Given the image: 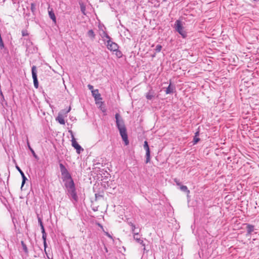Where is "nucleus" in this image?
Listing matches in <instances>:
<instances>
[{"mask_svg": "<svg viewBox=\"0 0 259 259\" xmlns=\"http://www.w3.org/2000/svg\"><path fill=\"white\" fill-rule=\"evenodd\" d=\"M59 166L62 177V178L63 181L65 182V186L67 190L68 194L70 196L74 202H77L78 196L76 192L75 185L71 175L62 163H60Z\"/></svg>", "mask_w": 259, "mask_h": 259, "instance_id": "nucleus-1", "label": "nucleus"}, {"mask_svg": "<svg viewBox=\"0 0 259 259\" xmlns=\"http://www.w3.org/2000/svg\"><path fill=\"white\" fill-rule=\"evenodd\" d=\"M116 119V126L119 131L120 135L124 142L126 145L128 144L126 129L124 125L123 120L118 113H116L115 116Z\"/></svg>", "mask_w": 259, "mask_h": 259, "instance_id": "nucleus-2", "label": "nucleus"}, {"mask_svg": "<svg viewBox=\"0 0 259 259\" xmlns=\"http://www.w3.org/2000/svg\"><path fill=\"white\" fill-rule=\"evenodd\" d=\"M103 34L102 37H105L107 39L106 46L108 49L112 52L117 51L118 49L117 44L111 41L110 36L105 31H103Z\"/></svg>", "mask_w": 259, "mask_h": 259, "instance_id": "nucleus-3", "label": "nucleus"}, {"mask_svg": "<svg viewBox=\"0 0 259 259\" xmlns=\"http://www.w3.org/2000/svg\"><path fill=\"white\" fill-rule=\"evenodd\" d=\"M174 28L183 38H186L187 37V32L185 31L184 27L183 26L182 21L177 20L175 23Z\"/></svg>", "mask_w": 259, "mask_h": 259, "instance_id": "nucleus-4", "label": "nucleus"}, {"mask_svg": "<svg viewBox=\"0 0 259 259\" xmlns=\"http://www.w3.org/2000/svg\"><path fill=\"white\" fill-rule=\"evenodd\" d=\"M69 132L70 133L71 136V142L72 147H73L76 149V152L78 154H80L81 151H83V149L76 142L72 131L70 130L69 131Z\"/></svg>", "mask_w": 259, "mask_h": 259, "instance_id": "nucleus-5", "label": "nucleus"}, {"mask_svg": "<svg viewBox=\"0 0 259 259\" xmlns=\"http://www.w3.org/2000/svg\"><path fill=\"white\" fill-rule=\"evenodd\" d=\"M32 75L33 79L34 86L35 88L38 87V82L37 78V70L35 66H33L31 68Z\"/></svg>", "mask_w": 259, "mask_h": 259, "instance_id": "nucleus-6", "label": "nucleus"}, {"mask_svg": "<svg viewBox=\"0 0 259 259\" xmlns=\"http://www.w3.org/2000/svg\"><path fill=\"white\" fill-rule=\"evenodd\" d=\"M144 148L146 150V163H148L150 160V152L147 141H145L144 144Z\"/></svg>", "mask_w": 259, "mask_h": 259, "instance_id": "nucleus-7", "label": "nucleus"}, {"mask_svg": "<svg viewBox=\"0 0 259 259\" xmlns=\"http://www.w3.org/2000/svg\"><path fill=\"white\" fill-rule=\"evenodd\" d=\"M134 239L139 243L141 244L143 246H144L143 250H145V244L143 242V240L141 239L139 232L137 233H134V234L133 235Z\"/></svg>", "mask_w": 259, "mask_h": 259, "instance_id": "nucleus-8", "label": "nucleus"}, {"mask_svg": "<svg viewBox=\"0 0 259 259\" xmlns=\"http://www.w3.org/2000/svg\"><path fill=\"white\" fill-rule=\"evenodd\" d=\"M41 233H42V238L43 241H44V247H45V253L47 254V251H46V248L47 247V241H46V240H47V234L46 233L45 230V228H44V226H42V228H41Z\"/></svg>", "mask_w": 259, "mask_h": 259, "instance_id": "nucleus-9", "label": "nucleus"}, {"mask_svg": "<svg viewBox=\"0 0 259 259\" xmlns=\"http://www.w3.org/2000/svg\"><path fill=\"white\" fill-rule=\"evenodd\" d=\"M92 94L96 102L99 101L102 99L101 96V94L99 93L98 89H96L95 91H92Z\"/></svg>", "mask_w": 259, "mask_h": 259, "instance_id": "nucleus-10", "label": "nucleus"}, {"mask_svg": "<svg viewBox=\"0 0 259 259\" xmlns=\"http://www.w3.org/2000/svg\"><path fill=\"white\" fill-rule=\"evenodd\" d=\"M175 90V85H172L171 83H170L168 85V87L166 88L165 90V93L166 94H170L174 93V91Z\"/></svg>", "mask_w": 259, "mask_h": 259, "instance_id": "nucleus-11", "label": "nucleus"}, {"mask_svg": "<svg viewBox=\"0 0 259 259\" xmlns=\"http://www.w3.org/2000/svg\"><path fill=\"white\" fill-rule=\"evenodd\" d=\"M155 96V93L152 90H150L146 93V97L148 100H152Z\"/></svg>", "mask_w": 259, "mask_h": 259, "instance_id": "nucleus-12", "label": "nucleus"}, {"mask_svg": "<svg viewBox=\"0 0 259 259\" xmlns=\"http://www.w3.org/2000/svg\"><path fill=\"white\" fill-rule=\"evenodd\" d=\"M87 35L92 40H94L95 38V34L92 29L89 30L87 32Z\"/></svg>", "mask_w": 259, "mask_h": 259, "instance_id": "nucleus-13", "label": "nucleus"}, {"mask_svg": "<svg viewBox=\"0 0 259 259\" xmlns=\"http://www.w3.org/2000/svg\"><path fill=\"white\" fill-rule=\"evenodd\" d=\"M56 120L61 124H65V120L63 116L59 113L58 117L56 118Z\"/></svg>", "mask_w": 259, "mask_h": 259, "instance_id": "nucleus-14", "label": "nucleus"}, {"mask_svg": "<svg viewBox=\"0 0 259 259\" xmlns=\"http://www.w3.org/2000/svg\"><path fill=\"white\" fill-rule=\"evenodd\" d=\"M49 15L50 18L53 20V21L54 23H56V16L55 15L54 13L52 11V10H51L50 11L49 10Z\"/></svg>", "mask_w": 259, "mask_h": 259, "instance_id": "nucleus-15", "label": "nucleus"}, {"mask_svg": "<svg viewBox=\"0 0 259 259\" xmlns=\"http://www.w3.org/2000/svg\"><path fill=\"white\" fill-rule=\"evenodd\" d=\"M246 229L247 234H250L254 231V226L250 224H247Z\"/></svg>", "mask_w": 259, "mask_h": 259, "instance_id": "nucleus-16", "label": "nucleus"}, {"mask_svg": "<svg viewBox=\"0 0 259 259\" xmlns=\"http://www.w3.org/2000/svg\"><path fill=\"white\" fill-rule=\"evenodd\" d=\"M21 245L22 246L24 251L25 253H27L28 252V250L26 245L25 244V243L23 241H21Z\"/></svg>", "mask_w": 259, "mask_h": 259, "instance_id": "nucleus-17", "label": "nucleus"}, {"mask_svg": "<svg viewBox=\"0 0 259 259\" xmlns=\"http://www.w3.org/2000/svg\"><path fill=\"white\" fill-rule=\"evenodd\" d=\"M198 134H199V132H196L195 133V136L193 139L194 144H196L200 140L199 138L197 137V136H198Z\"/></svg>", "mask_w": 259, "mask_h": 259, "instance_id": "nucleus-18", "label": "nucleus"}, {"mask_svg": "<svg viewBox=\"0 0 259 259\" xmlns=\"http://www.w3.org/2000/svg\"><path fill=\"white\" fill-rule=\"evenodd\" d=\"M36 5L34 3L31 4V10L33 13H34L36 11Z\"/></svg>", "mask_w": 259, "mask_h": 259, "instance_id": "nucleus-19", "label": "nucleus"}, {"mask_svg": "<svg viewBox=\"0 0 259 259\" xmlns=\"http://www.w3.org/2000/svg\"><path fill=\"white\" fill-rule=\"evenodd\" d=\"M180 189L182 191L186 192L187 193H189V192H190L189 190L188 189L187 186H181Z\"/></svg>", "mask_w": 259, "mask_h": 259, "instance_id": "nucleus-20", "label": "nucleus"}, {"mask_svg": "<svg viewBox=\"0 0 259 259\" xmlns=\"http://www.w3.org/2000/svg\"><path fill=\"white\" fill-rule=\"evenodd\" d=\"M115 52V55H116V56L118 57V58H120L122 56V53L120 51H119L118 50H117V51H114Z\"/></svg>", "mask_w": 259, "mask_h": 259, "instance_id": "nucleus-21", "label": "nucleus"}, {"mask_svg": "<svg viewBox=\"0 0 259 259\" xmlns=\"http://www.w3.org/2000/svg\"><path fill=\"white\" fill-rule=\"evenodd\" d=\"M21 176L22 177V182L21 187H22L23 186V185H24L25 181L27 180V178L25 177L24 174H23Z\"/></svg>", "mask_w": 259, "mask_h": 259, "instance_id": "nucleus-22", "label": "nucleus"}, {"mask_svg": "<svg viewBox=\"0 0 259 259\" xmlns=\"http://www.w3.org/2000/svg\"><path fill=\"white\" fill-rule=\"evenodd\" d=\"M161 49H162V47L161 45H158L156 46V48H155V51L157 52H159L161 51Z\"/></svg>", "mask_w": 259, "mask_h": 259, "instance_id": "nucleus-23", "label": "nucleus"}, {"mask_svg": "<svg viewBox=\"0 0 259 259\" xmlns=\"http://www.w3.org/2000/svg\"><path fill=\"white\" fill-rule=\"evenodd\" d=\"M80 9H81V11L82 12V13L84 14L85 11V7L83 4L80 5Z\"/></svg>", "mask_w": 259, "mask_h": 259, "instance_id": "nucleus-24", "label": "nucleus"}, {"mask_svg": "<svg viewBox=\"0 0 259 259\" xmlns=\"http://www.w3.org/2000/svg\"><path fill=\"white\" fill-rule=\"evenodd\" d=\"M70 110H71V107H70V106H69V108H68V109L67 110H62L61 111V112H62V113H64V114H67L68 112H69Z\"/></svg>", "mask_w": 259, "mask_h": 259, "instance_id": "nucleus-25", "label": "nucleus"}, {"mask_svg": "<svg viewBox=\"0 0 259 259\" xmlns=\"http://www.w3.org/2000/svg\"><path fill=\"white\" fill-rule=\"evenodd\" d=\"M28 144H29V143H28ZM28 147H29V149H30V150L31 151V152H32V154H33V156H34V157L36 158V157H37L36 155L35 154V152H34V150H33L31 148V147L30 146V145H28Z\"/></svg>", "mask_w": 259, "mask_h": 259, "instance_id": "nucleus-26", "label": "nucleus"}, {"mask_svg": "<svg viewBox=\"0 0 259 259\" xmlns=\"http://www.w3.org/2000/svg\"><path fill=\"white\" fill-rule=\"evenodd\" d=\"M22 36H27L28 35V33L27 30H23L22 31Z\"/></svg>", "mask_w": 259, "mask_h": 259, "instance_id": "nucleus-27", "label": "nucleus"}, {"mask_svg": "<svg viewBox=\"0 0 259 259\" xmlns=\"http://www.w3.org/2000/svg\"><path fill=\"white\" fill-rule=\"evenodd\" d=\"M131 229H132V232L133 234V235L134 234V233L135 232V230H136V226L135 225H131Z\"/></svg>", "mask_w": 259, "mask_h": 259, "instance_id": "nucleus-28", "label": "nucleus"}, {"mask_svg": "<svg viewBox=\"0 0 259 259\" xmlns=\"http://www.w3.org/2000/svg\"><path fill=\"white\" fill-rule=\"evenodd\" d=\"M16 167L17 169L19 171V172L20 173L21 176L23 174H24V172L22 171V170L20 169V168L18 166H16Z\"/></svg>", "mask_w": 259, "mask_h": 259, "instance_id": "nucleus-29", "label": "nucleus"}, {"mask_svg": "<svg viewBox=\"0 0 259 259\" xmlns=\"http://www.w3.org/2000/svg\"><path fill=\"white\" fill-rule=\"evenodd\" d=\"M88 87L89 89L92 92V91H95L93 85H92L91 84H88Z\"/></svg>", "mask_w": 259, "mask_h": 259, "instance_id": "nucleus-30", "label": "nucleus"}, {"mask_svg": "<svg viewBox=\"0 0 259 259\" xmlns=\"http://www.w3.org/2000/svg\"><path fill=\"white\" fill-rule=\"evenodd\" d=\"M38 222H39V223L40 224V227L41 228L42 226H44V225H43V224H42V222L41 220L40 219H38Z\"/></svg>", "mask_w": 259, "mask_h": 259, "instance_id": "nucleus-31", "label": "nucleus"}, {"mask_svg": "<svg viewBox=\"0 0 259 259\" xmlns=\"http://www.w3.org/2000/svg\"><path fill=\"white\" fill-rule=\"evenodd\" d=\"M127 224L131 227V225H134L133 223H132L131 222H129L127 221Z\"/></svg>", "mask_w": 259, "mask_h": 259, "instance_id": "nucleus-32", "label": "nucleus"}, {"mask_svg": "<svg viewBox=\"0 0 259 259\" xmlns=\"http://www.w3.org/2000/svg\"><path fill=\"white\" fill-rule=\"evenodd\" d=\"M106 234H107V235L109 237L111 238V235H110L109 233H106Z\"/></svg>", "mask_w": 259, "mask_h": 259, "instance_id": "nucleus-33", "label": "nucleus"}, {"mask_svg": "<svg viewBox=\"0 0 259 259\" xmlns=\"http://www.w3.org/2000/svg\"><path fill=\"white\" fill-rule=\"evenodd\" d=\"M176 182V183H177V185H180V183L178 182V181H177L176 180H175V181Z\"/></svg>", "mask_w": 259, "mask_h": 259, "instance_id": "nucleus-34", "label": "nucleus"}, {"mask_svg": "<svg viewBox=\"0 0 259 259\" xmlns=\"http://www.w3.org/2000/svg\"><path fill=\"white\" fill-rule=\"evenodd\" d=\"M166 0H163V2H165Z\"/></svg>", "mask_w": 259, "mask_h": 259, "instance_id": "nucleus-35", "label": "nucleus"}]
</instances>
